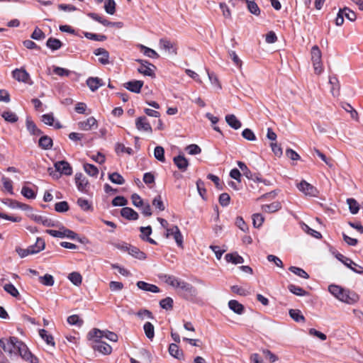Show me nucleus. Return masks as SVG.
Here are the masks:
<instances>
[{
    "mask_svg": "<svg viewBox=\"0 0 363 363\" xmlns=\"http://www.w3.org/2000/svg\"><path fill=\"white\" fill-rule=\"evenodd\" d=\"M0 346L2 350L11 354L16 350L19 355L26 361L30 363H38V359L28 350L27 345L16 337L0 339Z\"/></svg>",
    "mask_w": 363,
    "mask_h": 363,
    "instance_id": "1",
    "label": "nucleus"
},
{
    "mask_svg": "<svg viewBox=\"0 0 363 363\" xmlns=\"http://www.w3.org/2000/svg\"><path fill=\"white\" fill-rule=\"evenodd\" d=\"M328 291L337 299L347 304H354L359 299L358 294L355 292L345 290L337 285H330L328 287Z\"/></svg>",
    "mask_w": 363,
    "mask_h": 363,
    "instance_id": "2",
    "label": "nucleus"
},
{
    "mask_svg": "<svg viewBox=\"0 0 363 363\" xmlns=\"http://www.w3.org/2000/svg\"><path fill=\"white\" fill-rule=\"evenodd\" d=\"M88 338L107 339L113 342H117L118 339L116 333L108 330H101L97 328H94L89 333Z\"/></svg>",
    "mask_w": 363,
    "mask_h": 363,
    "instance_id": "3",
    "label": "nucleus"
},
{
    "mask_svg": "<svg viewBox=\"0 0 363 363\" xmlns=\"http://www.w3.org/2000/svg\"><path fill=\"white\" fill-rule=\"evenodd\" d=\"M311 61L313 62L315 72L320 74L323 71L322 61H321V51L317 45H314L311 48Z\"/></svg>",
    "mask_w": 363,
    "mask_h": 363,
    "instance_id": "4",
    "label": "nucleus"
},
{
    "mask_svg": "<svg viewBox=\"0 0 363 363\" xmlns=\"http://www.w3.org/2000/svg\"><path fill=\"white\" fill-rule=\"evenodd\" d=\"M92 342L93 348L95 351H97L102 354L108 355L112 352V347L102 338H88Z\"/></svg>",
    "mask_w": 363,
    "mask_h": 363,
    "instance_id": "5",
    "label": "nucleus"
},
{
    "mask_svg": "<svg viewBox=\"0 0 363 363\" xmlns=\"http://www.w3.org/2000/svg\"><path fill=\"white\" fill-rule=\"evenodd\" d=\"M164 278L165 283L175 289H181L186 291H191V286L189 284L180 280L179 279L174 276H165Z\"/></svg>",
    "mask_w": 363,
    "mask_h": 363,
    "instance_id": "6",
    "label": "nucleus"
},
{
    "mask_svg": "<svg viewBox=\"0 0 363 363\" xmlns=\"http://www.w3.org/2000/svg\"><path fill=\"white\" fill-rule=\"evenodd\" d=\"M48 234L54 237V238H67L72 240L77 238V234L75 233L74 231L65 228L64 227H62L60 228V230H46L45 231Z\"/></svg>",
    "mask_w": 363,
    "mask_h": 363,
    "instance_id": "7",
    "label": "nucleus"
},
{
    "mask_svg": "<svg viewBox=\"0 0 363 363\" xmlns=\"http://www.w3.org/2000/svg\"><path fill=\"white\" fill-rule=\"evenodd\" d=\"M12 77L18 82L27 84L29 85H32L33 83L30 79V74L24 68L14 69L12 72Z\"/></svg>",
    "mask_w": 363,
    "mask_h": 363,
    "instance_id": "8",
    "label": "nucleus"
},
{
    "mask_svg": "<svg viewBox=\"0 0 363 363\" xmlns=\"http://www.w3.org/2000/svg\"><path fill=\"white\" fill-rule=\"evenodd\" d=\"M2 203L6 206H7L8 208H11V209H20L23 211H32V210H33V208L30 206H29L26 203L20 202L17 200L7 199H5L4 201H3Z\"/></svg>",
    "mask_w": 363,
    "mask_h": 363,
    "instance_id": "9",
    "label": "nucleus"
},
{
    "mask_svg": "<svg viewBox=\"0 0 363 363\" xmlns=\"http://www.w3.org/2000/svg\"><path fill=\"white\" fill-rule=\"evenodd\" d=\"M166 238H173L179 247H182L183 244V236L177 225L172 226V228H167L165 233Z\"/></svg>",
    "mask_w": 363,
    "mask_h": 363,
    "instance_id": "10",
    "label": "nucleus"
},
{
    "mask_svg": "<svg viewBox=\"0 0 363 363\" xmlns=\"http://www.w3.org/2000/svg\"><path fill=\"white\" fill-rule=\"evenodd\" d=\"M135 126L139 131H143L148 134L152 133V128L145 116H140L135 119Z\"/></svg>",
    "mask_w": 363,
    "mask_h": 363,
    "instance_id": "11",
    "label": "nucleus"
},
{
    "mask_svg": "<svg viewBox=\"0 0 363 363\" xmlns=\"http://www.w3.org/2000/svg\"><path fill=\"white\" fill-rule=\"evenodd\" d=\"M140 62H141V65L138 68V72L144 76H148V77L155 78V71L156 69L155 66L151 63L147 62H145V63H143V61H140Z\"/></svg>",
    "mask_w": 363,
    "mask_h": 363,
    "instance_id": "12",
    "label": "nucleus"
},
{
    "mask_svg": "<svg viewBox=\"0 0 363 363\" xmlns=\"http://www.w3.org/2000/svg\"><path fill=\"white\" fill-rule=\"evenodd\" d=\"M79 129L88 131L91 129H96L98 127V122L94 117H89L84 121L78 123Z\"/></svg>",
    "mask_w": 363,
    "mask_h": 363,
    "instance_id": "13",
    "label": "nucleus"
},
{
    "mask_svg": "<svg viewBox=\"0 0 363 363\" xmlns=\"http://www.w3.org/2000/svg\"><path fill=\"white\" fill-rule=\"evenodd\" d=\"M297 187L299 191L306 196H315L317 193V189L305 180H302L299 184H298Z\"/></svg>",
    "mask_w": 363,
    "mask_h": 363,
    "instance_id": "14",
    "label": "nucleus"
},
{
    "mask_svg": "<svg viewBox=\"0 0 363 363\" xmlns=\"http://www.w3.org/2000/svg\"><path fill=\"white\" fill-rule=\"evenodd\" d=\"M55 167L62 174L71 175L72 174V168L69 162L67 161H59L55 164Z\"/></svg>",
    "mask_w": 363,
    "mask_h": 363,
    "instance_id": "15",
    "label": "nucleus"
},
{
    "mask_svg": "<svg viewBox=\"0 0 363 363\" xmlns=\"http://www.w3.org/2000/svg\"><path fill=\"white\" fill-rule=\"evenodd\" d=\"M143 86V82L140 80L130 81L124 84V87L130 91L140 93Z\"/></svg>",
    "mask_w": 363,
    "mask_h": 363,
    "instance_id": "16",
    "label": "nucleus"
},
{
    "mask_svg": "<svg viewBox=\"0 0 363 363\" xmlns=\"http://www.w3.org/2000/svg\"><path fill=\"white\" fill-rule=\"evenodd\" d=\"M45 247V240L41 238H38L34 245L29 246L28 248L30 255L38 254L43 251Z\"/></svg>",
    "mask_w": 363,
    "mask_h": 363,
    "instance_id": "17",
    "label": "nucleus"
},
{
    "mask_svg": "<svg viewBox=\"0 0 363 363\" xmlns=\"http://www.w3.org/2000/svg\"><path fill=\"white\" fill-rule=\"evenodd\" d=\"M75 183L78 189L81 191H85L89 185L88 179L82 173H77L75 174Z\"/></svg>",
    "mask_w": 363,
    "mask_h": 363,
    "instance_id": "18",
    "label": "nucleus"
},
{
    "mask_svg": "<svg viewBox=\"0 0 363 363\" xmlns=\"http://www.w3.org/2000/svg\"><path fill=\"white\" fill-rule=\"evenodd\" d=\"M94 55L98 56L99 62L102 65L109 64V53L104 48H97L94 52Z\"/></svg>",
    "mask_w": 363,
    "mask_h": 363,
    "instance_id": "19",
    "label": "nucleus"
},
{
    "mask_svg": "<svg viewBox=\"0 0 363 363\" xmlns=\"http://www.w3.org/2000/svg\"><path fill=\"white\" fill-rule=\"evenodd\" d=\"M121 214L128 220H135L138 218V213L129 207H123L121 211Z\"/></svg>",
    "mask_w": 363,
    "mask_h": 363,
    "instance_id": "20",
    "label": "nucleus"
},
{
    "mask_svg": "<svg viewBox=\"0 0 363 363\" xmlns=\"http://www.w3.org/2000/svg\"><path fill=\"white\" fill-rule=\"evenodd\" d=\"M169 353L171 356L174 358L182 360L184 359V353L182 350L179 349L177 344L172 343L169 346Z\"/></svg>",
    "mask_w": 363,
    "mask_h": 363,
    "instance_id": "21",
    "label": "nucleus"
},
{
    "mask_svg": "<svg viewBox=\"0 0 363 363\" xmlns=\"http://www.w3.org/2000/svg\"><path fill=\"white\" fill-rule=\"evenodd\" d=\"M39 335L46 342V344L52 347H55V342L54 337L50 334L46 330L40 329L39 330Z\"/></svg>",
    "mask_w": 363,
    "mask_h": 363,
    "instance_id": "22",
    "label": "nucleus"
},
{
    "mask_svg": "<svg viewBox=\"0 0 363 363\" xmlns=\"http://www.w3.org/2000/svg\"><path fill=\"white\" fill-rule=\"evenodd\" d=\"M137 286L140 289L145 291H150L152 293H158L160 291V289L156 285L151 284L143 281H138Z\"/></svg>",
    "mask_w": 363,
    "mask_h": 363,
    "instance_id": "23",
    "label": "nucleus"
},
{
    "mask_svg": "<svg viewBox=\"0 0 363 363\" xmlns=\"http://www.w3.org/2000/svg\"><path fill=\"white\" fill-rule=\"evenodd\" d=\"M42 121L48 125H53L56 129L62 128V125L59 121L55 122V118L52 114H44L42 116Z\"/></svg>",
    "mask_w": 363,
    "mask_h": 363,
    "instance_id": "24",
    "label": "nucleus"
},
{
    "mask_svg": "<svg viewBox=\"0 0 363 363\" xmlns=\"http://www.w3.org/2000/svg\"><path fill=\"white\" fill-rule=\"evenodd\" d=\"M86 85L94 91L103 85L102 81L99 77H89L86 80Z\"/></svg>",
    "mask_w": 363,
    "mask_h": 363,
    "instance_id": "25",
    "label": "nucleus"
},
{
    "mask_svg": "<svg viewBox=\"0 0 363 363\" xmlns=\"http://www.w3.org/2000/svg\"><path fill=\"white\" fill-rule=\"evenodd\" d=\"M225 260L233 264H242L244 262L243 258L240 256L237 252L228 253L225 256Z\"/></svg>",
    "mask_w": 363,
    "mask_h": 363,
    "instance_id": "26",
    "label": "nucleus"
},
{
    "mask_svg": "<svg viewBox=\"0 0 363 363\" xmlns=\"http://www.w3.org/2000/svg\"><path fill=\"white\" fill-rule=\"evenodd\" d=\"M174 162L175 165L182 171H185L189 166L188 160L182 155L175 157L174 158Z\"/></svg>",
    "mask_w": 363,
    "mask_h": 363,
    "instance_id": "27",
    "label": "nucleus"
},
{
    "mask_svg": "<svg viewBox=\"0 0 363 363\" xmlns=\"http://www.w3.org/2000/svg\"><path fill=\"white\" fill-rule=\"evenodd\" d=\"M138 48L143 53L144 55L150 58L156 59L159 57V55L157 54V52L150 48H147L143 45H138Z\"/></svg>",
    "mask_w": 363,
    "mask_h": 363,
    "instance_id": "28",
    "label": "nucleus"
},
{
    "mask_svg": "<svg viewBox=\"0 0 363 363\" xmlns=\"http://www.w3.org/2000/svg\"><path fill=\"white\" fill-rule=\"evenodd\" d=\"M300 226H301V229L307 234H308L317 239L321 238L322 235L320 232L310 228L308 225H306L303 222H300Z\"/></svg>",
    "mask_w": 363,
    "mask_h": 363,
    "instance_id": "29",
    "label": "nucleus"
},
{
    "mask_svg": "<svg viewBox=\"0 0 363 363\" xmlns=\"http://www.w3.org/2000/svg\"><path fill=\"white\" fill-rule=\"evenodd\" d=\"M83 169L84 172L90 177H96L99 174V169L94 164L89 163H84Z\"/></svg>",
    "mask_w": 363,
    "mask_h": 363,
    "instance_id": "30",
    "label": "nucleus"
},
{
    "mask_svg": "<svg viewBox=\"0 0 363 363\" xmlns=\"http://www.w3.org/2000/svg\"><path fill=\"white\" fill-rule=\"evenodd\" d=\"M227 123L234 129H239L241 127L240 121L233 114L227 115L225 116Z\"/></svg>",
    "mask_w": 363,
    "mask_h": 363,
    "instance_id": "31",
    "label": "nucleus"
},
{
    "mask_svg": "<svg viewBox=\"0 0 363 363\" xmlns=\"http://www.w3.org/2000/svg\"><path fill=\"white\" fill-rule=\"evenodd\" d=\"M160 45L164 50L168 52L172 51L174 53H177L176 45L170 40L161 39L160 40Z\"/></svg>",
    "mask_w": 363,
    "mask_h": 363,
    "instance_id": "32",
    "label": "nucleus"
},
{
    "mask_svg": "<svg viewBox=\"0 0 363 363\" xmlns=\"http://www.w3.org/2000/svg\"><path fill=\"white\" fill-rule=\"evenodd\" d=\"M229 308L237 314H242L244 311V306L236 300H230L228 302Z\"/></svg>",
    "mask_w": 363,
    "mask_h": 363,
    "instance_id": "33",
    "label": "nucleus"
},
{
    "mask_svg": "<svg viewBox=\"0 0 363 363\" xmlns=\"http://www.w3.org/2000/svg\"><path fill=\"white\" fill-rule=\"evenodd\" d=\"M1 182H2L4 191H6L7 193H9L11 195H13L14 194V192H13L12 181L8 177H3L1 178Z\"/></svg>",
    "mask_w": 363,
    "mask_h": 363,
    "instance_id": "34",
    "label": "nucleus"
},
{
    "mask_svg": "<svg viewBox=\"0 0 363 363\" xmlns=\"http://www.w3.org/2000/svg\"><path fill=\"white\" fill-rule=\"evenodd\" d=\"M21 193L23 196L28 199H34L36 197L35 191L26 185L23 186Z\"/></svg>",
    "mask_w": 363,
    "mask_h": 363,
    "instance_id": "35",
    "label": "nucleus"
},
{
    "mask_svg": "<svg viewBox=\"0 0 363 363\" xmlns=\"http://www.w3.org/2000/svg\"><path fill=\"white\" fill-rule=\"evenodd\" d=\"M140 232L142 234L141 237L143 239H145V238L146 237L147 241H148L151 244L156 245V242L153 239L149 238V235L152 233V228L150 226L141 227Z\"/></svg>",
    "mask_w": 363,
    "mask_h": 363,
    "instance_id": "36",
    "label": "nucleus"
},
{
    "mask_svg": "<svg viewBox=\"0 0 363 363\" xmlns=\"http://www.w3.org/2000/svg\"><path fill=\"white\" fill-rule=\"evenodd\" d=\"M281 208L279 202H273L270 204L263 205L262 209L266 213H274L277 211Z\"/></svg>",
    "mask_w": 363,
    "mask_h": 363,
    "instance_id": "37",
    "label": "nucleus"
},
{
    "mask_svg": "<svg viewBox=\"0 0 363 363\" xmlns=\"http://www.w3.org/2000/svg\"><path fill=\"white\" fill-rule=\"evenodd\" d=\"M38 143L40 147L45 150H48L52 146V140L48 136H42Z\"/></svg>",
    "mask_w": 363,
    "mask_h": 363,
    "instance_id": "38",
    "label": "nucleus"
},
{
    "mask_svg": "<svg viewBox=\"0 0 363 363\" xmlns=\"http://www.w3.org/2000/svg\"><path fill=\"white\" fill-rule=\"evenodd\" d=\"M152 206L155 207V209L163 211L165 210V205L162 201V198L160 195L157 196L154 198V199L152 201Z\"/></svg>",
    "mask_w": 363,
    "mask_h": 363,
    "instance_id": "39",
    "label": "nucleus"
},
{
    "mask_svg": "<svg viewBox=\"0 0 363 363\" xmlns=\"http://www.w3.org/2000/svg\"><path fill=\"white\" fill-rule=\"evenodd\" d=\"M347 203L348 205L350 211L352 214H356L359 210V205L358 202L354 199H347Z\"/></svg>",
    "mask_w": 363,
    "mask_h": 363,
    "instance_id": "40",
    "label": "nucleus"
},
{
    "mask_svg": "<svg viewBox=\"0 0 363 363\" xmlns=\"http://www.w3.org/2000/svg\"><path fill=\"white\" fill-rule=\"evenodd\" d=\"M128 254L140 260L146 259L145 254L135 247H130V250H128Z\"/></svg>",
    "mask_w": 363,
    "mask_h": 363,
    "instance_id": "41",
    "label": "nucleus"
},
{
    "mask_svg": "<svg viewBox=\"0 0 363 363\" xmlns=\"http://www.w3.org/2000/svg\"><path fill=\"white\" fill-rule=\"evenodd\" d=\"M288 289L290 291V292L298 296H304L308 295L307 291H306L302 288L295 286L294 284H289Z\"/></svg>",
    "mask_w": 363,
    "mask_h": 363,
    "instance_id": "42",
    "label": "nucleus"
},
{
    "mask_svg": "<svg viewBox=\"0 0 363 363\" xmlns=\"http://www.w3.org/2000/svg\"><path fill=\"white\" fill-rule=\"evenodd\" d=\"M26 128L30 133L36 135H39L41 133L40 130L37 128L34 122L30 118L26 119Z\"/></svg>",
    "mask_w": 363,
    "mask_h": 363,
    "instance_id": "43",
    "label": "nucleus"
},
{
    "mask_svg": "<svg viewBox=\"0 0 363 363\" xmlns=\"http://www.w3.org/2000/svg\"><path fill=\"white\" fill-rule=\"evenodd\" d=\"M143 328H144V331H145L146 337L150 340L153 339V337L155 336V328H154L153 325L152 323H150V322H147L144 325Z\"/></svg>",
    "mask_w": 363,
    "mask_h": 363,
    "instance_id": "44",
    "label": "nucleus"
},
{
    "mask_svg": "<svg viewBox=\"0 0 363 363\" xmlns=\"http://www.w3.org/2000/svg\"><path fill=\"white\" fill-rule=\"evenodd\" d=\"M46 45L51 50H56L61 48L62 43L57 38H50L48 40Z\"/></svg>",
    "mask_w": 363,
    "mask_h": 363,
    "instance_id": "45",
    "label": "nucleus"
},
{
    "mask_svg": "<svg viewBox=\"0 0 363 363\" xmlns=\"http://www.w3.org/2000/svg\"><path fill=\"white\" fill-rule=\"evenodd\" d=\"M69 281L76 286H79L82 281V277L79 272H72L68 277Z\"/></svg>",
    "mask_w": 363,
    "mask_h": 363,
    "instance_id": "46",
    "label": "nucleus"
},
{
    "mask_svg": "<svg viewBox=\"0 0 363 363\" xmlns=\"http://www.w3.org/2000/svg\"><path fill=\"white\" fill-rule=\"evenodd\" d=\"M154 156L160 162H164L165 161L164 148L161 146H157L154 150Z\"/></svg>",
    "mask_w": 363,
    "mask_h": 363,
    "instance_id": "47",
    "label": "nucleus"
},
{
    "mask_svg": "<svg viewBox=\"0 0 363 363\" xmlns=\"http://www.w3.org/2000/svg\"><path fill=\"white\" fill-rule=\"evenodd\" d=\"M1 116L4 118L6 121L10 123H15L18 121V118L16 114L11 111H4Z\"/></svg>",
    "mask_w": 363,
    "mask_h": 363,
    "instance_id": "48",
    "label": "nucleus"
},
{
    "mask_svg": "<svg viewBox=\"0 0 363 363\" xmlns=\"http://www.w3.org/2000/svg\"><path fill=\"white\" fill-rule=\"evenodd\" d=\"M108 178L111 182L116 184H123L125 182L123 177L117 172L110 174Z\"/></svg>",
    "mask_w": 363,
    "mask_h": 363,
    "instance_id": "49",
    "label": "nucleus"
},
{
    "mask_svg": "<svg viewBox=\"0 0 363 363\" xmlns=\"http://www.w3.org/2000/svg\"><path fill=\"white\" fill-rule=\"evenodd\" d=\"M289 315L292 319L295 321H303L304 317L301 314V311L298 309H291L289 310Z\"/></svg>",
    "mask_w": 363,
    "mask_h": 363,
    "instance_id": "50",
    "label": "nucleus"
},
{
    "mask_svg": "<svg viewBox=\"0 0 363 363\" xmlns=\"http://www.w3.org/2000/svg\"><path fill=\"white\" fill-rule=\"evenodd\" d=\"M104 9L108 13L113 15L116 11L115 1L113 0H106Z\"/></svg>",
    "mask_w": 363,
    "mask_h": 363,
    "instance_id": "51",
    "label": "nucleus"
},
{
    "mask_svg": "<svg viewBox=\"0 0 363 363\" xmlns=\"http://www.w3.org/2000/svg\"><path fill=\"white\" fill-rule=\"evenodd\" d=\"M40 282L45 286H52L54 284L53 277L50 274H45L39 278Z\"/></svg>",
    "mask_w": 363,
    "mask_h": 363,
    "instance_id": "52",
    "label": "nucleus"
},
{
    "mask_svg": "<svg viewBox=\"0 0 363 363\" xmlns=\"http://www.w3.org/2000/svg\"><path fill=\"white\" fill-rule=\"evenodd\" d=\"M289 270L295 274L296 275L301 277V278H303V279H308L309 276L308 274L302 269L301 268H298V267H291L289 268Z\"/></svg>",
    "mask_w": 363,
    "mask_h": 363,
    "instance_id": "53",
    "label": "nucleus"
},
{
    "mask_svg": "<svg viewBox=\"0 0 363 363\" xmlns=\"http://www.w3.org/2000/svg\"><path fill=\"white\" fill-rule=\"evenodd\" d=\"M4 289L13 297H17L19 295L18 289L11 284H6L4 286Z\"/></svg>",
    "mask_w": 363,
    "mask_h": 363,
    "instance_id": "54",
    "label": "nucleus"
},
{
    "mask_svg": "<svg viewBox=\"0 0 363 363\" xmlns=\"http://www.w3.org/2000/svg\"><path fill=\"white\" fill-rule=\"evenodd\" d=\"M77 204L79 206L85 211L91 210L92 207L89 201L86 199L80 198L77 201Z\"/></svg>",
    "mask_w": 363,
    "mask_h": 363,
    "instance_id": "55",
    "label": "nucleus"
},
{
    "mask_svg": "<svg viewBox=\"0 0 363 363\" xmlns=\"http://www.w3.org/2000/svg\"><path fill=\"white\" fill-rule=\"evenodd\" d=\"M341 11L342 12L343 15L350 21H355L357 16H356V13L350 10L349 8L347 7H345L344 9H340Z\"/></svg>",
    "mask_w": 363,
    "mask_h": 363,
    "instance_id": "56",
    "label": "nucleus"
},
{
    "mask_svg": "<svg viewBox=\"0 0 363 363\" xmlns=\"http://www.w3.org/2000/svg\"><path fill=\"white\" fill-rule=\"evenodd\" d=\"M55 210L60 213L66 212L69 210V205L67 201H60L55 205Z\"/></svg>",
    "mask_w": 363,
    "mask_h": 363,
    "instance_id": "57",
    "label": "nucleus"
},
{
    "mask_svg": "<svg viewBox=\"0 0 363 363\" xmlns=\"http://www.w3.org/2000/svg\"><path fill=\"white\" fill-rule=\"evenodd\" d=\"M264 217L259 213H255L252 216V223L255 228L260 227L264 222Z\"/></svg>",
    "mask_w": 363,
    "mask_h": 363,
    "instance_id": "58",
    "label": "nucleus"
},
{
    "mask_svg": "<svg viewBox=\"0 0 363 363\" xmlns=\"http://www.w3.org/2000/svg\"><path fill=\"white\" fill-rule=\"evenodd\" d=\"M235 225L243 232L248 231V225L245 222L242 217H237L235 220Z\"/></svg>",
    "mask_w": 363,
    "mask_h": 363,
    "instance_id": "59",
    "label": "nucleus"
},
{
    "mask_svg": "<svg viewBox=\"0 0 363 363\" xmlns=\"http://www.w3.org/2000/svg\"><path fill=\"white\" fill-rule=\"evenodd\" d=\"M186 150H187L188 153L191 155L200 154L201 152V149L199 147V145L196 144H191L188 145Z\"/></svg>",
    "mask_w": 363,
    "mask_h": 363,
    "instance_id": "60",
    "label": "nucleus"
},
{
    "mask_svg": "<svg viewBox=\"0 0 363 363\" xmlns=\"http://www.w3.org/2000/svg\"><path fill=\"white\" fill-rule=\"evenodd\" d=\"M15 251L20 258H25V257L30 255L28 247L24 249L20 246H17L15 248Z\"/></svg>",
    "mask_w": 363,
    "mask_h": 363,
    "instance_id": "61",
    "label": "nucleus"
},
{
    "mask_svg": "<svg viewBox=\"0 0 363 363\" xmlns=\"http://www.w3.org/2000/svg\"><path fill=\"white\" fill-rule=\"evenodd\" d=\"M247 3V7L249 11L255 14V15H259V9L257 4L255 1H247L246 0Z\"/></svg>",
    "mask_w": 363,
    "mask_h": 363,
    "instance_id": "62",
    "label": "nucleus"
},
{
    "mask_svg": "<svg viewBox=\"0 0 363 363\" xmlns=\"http://www.w3.org/2000/svg\"><path fill=\"white\" fill-rule=\"evenodd\" d=\"M131 201H132L133 204L135 207H138V208L142 207L143 206V204H144L143 200L137 194H133L131 196Z\"/></svg>",
    "mask_w": 363,
    "mask_h": 363,
    "instance_id": "63",
    "label": "nucleus"
},
{
    "mask_svg": "<svg viewBox=\"0 0 363 363\" xmlns=\"http://www.w3.org/2000/svg\"><path fill=\"white\" fill-rule=\"evenodd\" d=\"M91 158L92 160L100 164H102L106 162V156L100 152L91 155Z\"/></svg>",
    "mask_w": 363,
    "mask_h": 363,
    "instance_id": "64",
    "label": "nucleus"
}]
</instances>
